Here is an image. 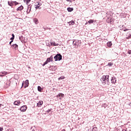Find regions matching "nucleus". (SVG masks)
Wrapping results in <instances>:
<instances>
[{
	"mask_svg": "<svg viewBox=\"0 0 131 131\" xmlns=\"http://www.w3.org/2000/svg\"><path fill=\"white\" fill-rule=\"evenodd\" d=\"M122 30H123V31H127V30H130L129 29H124V28H123L122 29Z\"/></svg>",
	"mask_w": 131,
	"mask_h": 131,
	"instance_id": "obj_27",
	"label": "nucleus"
},
{
	"mask_svg": "<svg viewBox=\"0 0 131 131\" xmlns=\"http://www.w3.org/2000/svg\"><path fill=\"white\" fill-rule=\"evenodd\" d=\"M75 41V40H74V41H73V45H74V42Z\"/></svg>",
	"mask_w": 131,
	"mask_h": 131,
	"instance_id": "obj_51",
	"label": "nucleus"
},
{
	"mask_svg": "<svg viewBox=\"0 0 131 131\" xmlns=\"http://www.w3.org/2000/svg\"><path fill=\"white\" fill-rule=\"evenodd\" d=\"M35 9H36V10H37V9H41V7H40V6H36Z\"/></svg>",
	"mask_w": 131,
	"mask_h": 131,
	"instance_id": "obj_28",
	"label": "nucleus"
},
{
	"mask_svg": "<svg viewBox=\"0 0 131 131\" xmlns=\"http://www.w3.org/2000/svg\"><path fill=\"white\" fill-rule=\"evenodd\" d=\"M111 81L112 83H114V84L116 83V78L115 77H112L111 79Z\"/></svg>",
	"mask_w": 131,
	"mask_h": 131,
	"instance_id": "obj_6",
	"label": "nucleus"
},
{
	"mask_svg": "<svg viewBox=\"0 0 131 131\" xmlns=\"http://www.w3.org/2000/svg\"><path fill=\"white\" fill-rule=\"evenodd\" d=\"M73 10H74L73 8L68 7L67 8L68 12H71L73 11Z\"/></svg>",
	"mask_w": 131,
	"mask_h": 131,
	"instance_id": "obj_17",
	"label": "nucleus"
},
{
	"mask_svg": "<svg viewBox=\"0 0 131 131\" xmlns=\"http://www.w3.org/2000/svg\"><path fill=\"white\" fill-rule=\"evenodd\" d=\"M69 25H74V24H75V23L74 22V21L72 20L69 22Z\"/></svg>",
	"mask_w": 131,
	"mask_h": 131,
	"instance_id": "obj_21",
	"label": "nucleus"
},
{
	"mask_svg": "<svg viewBox=\"0 0 131 131\" xmlns=\"http://www.w3.org/2000/svg\"><path fill=\"white\" fill-rule=\"evenodd\" d=\"M61 131H66V130H65V129H63L61 130Z\"/></svg>",
	"mask_w": 131,
	"mask_h": 131,
	"instance_id": "obj_53",
	"label": "nucleus"
},
{
	"mask_svg": "<svg viewBox=\"0 0 131 131\" xmlns=\"http://www.w3.org/2000/svg\"><path fill=\"white\" fill-rule=\"evenodd\" d=\"M100 80L104 84H109V75L103 76Z\"/></svg>",
	"mask_w": 131,
	"mask_h": 131,
	"instance_id": "obj_1",
	"label": "nucleus"
},
{
	"mask_svg": "<svg viewBox=\"0 0 131 131\" xmlns=\"http://www.w3.org/2000/svg\"><path fill=\"white\" fill-rule=\"evenodd\" d=\"M47 47H51V46L50 45H47Z\"/></svg>",
	"mask_w": 131,
	"mask_h": 131,
	"instance_id": "obj_52",
	"label": "nucleus"
},
{
	"mask_svg": "<svg viewBox=\"0 0 131 131\" xmlns=\"http://www.w3.org/2000/svg\"><path fill=\"white\" fill-rule=\"evenodd\" d=\"M88 23L89 24H92V23H94V19H90L88 21Z\"/></svg>",
	"mask_w": 131,
	"mask_h": 131,
	"instance_id": "obj_24",
	"label": "nucleus"
},
{
	"mask_svg": "<svg viewBox=\"0 0 131 131\" xmlns=\"http://www.w3.org/2000/svg\"><path fill=\"white\" fill-rule=\"evenodd\" d=\"M2 74H3V75H6V74H7V72H5V71H4V72H1Z\"/></svg>",
	"mask_w": 131,
	"mask_h": 131,
	"instance_id": "obj_29",
	"label": "nucleus"
},
{
	"mask_svg": "<svg viewBox=\"0 0 131 131\" xmlns=\"http://www.w3.org/2000/svg\"><path fill=\"white\" fill-rule=\"evenodd\" d=\"M54 58V57H53V55H51L50 57L47 58L46 61L43 62V64L42 65V66H46V65H47V64H48V63H50V62H53V59Z\"/></svg>",
	"mask_w": 131,
	"mask_h": 131,
	"instance_id": "obj_2",
	"label": "nucleus"
},
{
	"mask_svg": "<svg viewBox=\"0 0 131 131\" xmlns=\"http://www.w3.org/2000/svg\"><path fill=\"white\" fill-rule=\"evenodd\" d=\"M27 109V106L23 105L20 108V110L21 112H25Z\"/></svg>",
	"mask_w": 131,
	"mask_h": 131,
	"instance_id": "obj_4",
	"label": "nucleus"
},
{
	"mask_svg": "<svg viewBox=\"0 0 131 131\" xmlns=\"http://www.w3.org/2000/svg\"><path fill=\"white\" fill-rule=\"evenodd\" d=\"M60 97H61L62 98H64V95L62 93H60Z\"/></svg>",
	"mask_w": 131,
	"mask_h": 131,
	"instance_id": "obj_35",
	"label": "nucleus"
},
{
	"mask_svg": "<svg viewBox=\"0 0 131 131\" xmlns=\"http://www.w3.org/2000/svg\"><path fill=\"white\" fill-rule=\"evenodd\" d=\"M3 76H5V75H4V74H0V77H3Z\"/></svg>",
	"mask_w": 131,
	"mask_h": 131,
	"instance_id": "obj_40",
	"label": "nucleus"
},
{
	"mask_svg": "<svg viewBox=\"0 0 131 131\" xmlns=\"http://www.w3.org/2000/svg\"><path fill=\"white\" fill-rule=\"evenodd\" d=\"M12 42H13V41H10V42H9L10 46H11V45H12Z\"/></svg>",
	"mask_w": 131,
	"mask_h": 131,
	"instance_id": "obj_46",
	"label": "nucleus"
},
{
	"mask_svg": "<svg viewBox=\"0 0 131 131\" xmlns=\"http://www.w3.org/2000/svg\"><path fill=\"white\" fill-rule=\"evenodd\" d=\"M29 86V80H26L25 82V85L24 86V89L28 88Z\"/></svg>",
	"mask_w": 131,
	"mask_h": 131,
	"instance_id": "obj_5",
	"label": "nucleus"
},
{
	"mask_svg": "<svg viewBox=\"0 0 131 131\" xmlns=\"http://www.w3.org/2000/svg\"><path fill=\"white\" fill-rule=\"evenodd\" d=\"M126 39H129V38H131V32H128L127 34H126Z\"/></svg>",
	"mask_w": 131,
	"mask_h": 131,
	"instance_id": "obj_9",
	"label": "nucleus"
},
{
	"mask_svg": "<svg viewBox=\"0 0 131 131\" xmlns=\"http://www.w3.org/2000/svg\"><path fill=\"white\" fill-rule=\"evenodd\" d=\"M47 112L49 113H50V112H51V110H48V111H47Z\"/></svg>",
	"mask_w": 131,
	"mask_h": 131,
	"instance_id": "obj_47",
	"label": "nucleus"
},
{
	"mask_svg": "<svg viewBox=\"0 0 131 131\" xmlns=\"http://www.w3.org/2000/svg\"><path fill=\"white\" fill-rule=\"evenodd\" d=\"M33 21L35 23V24H38V19L36 18H35L34 19H33Z\"/></svg>",
	"mask_w": 131,
	"mask_h": 131,
	"instance_id": "obj_20",
	"label": "nucleus"
},
{
	"mask_svg": "<svg viewBox=\"0 0 131 131\" xmlns=\"http://www.w3.org/2000/svg\"><path fill=\"white\" fill-rule=\"evenodd\" d=\"M73 46H76V42L73 44Z\"/></svg>",
	"mask_w": 131,
	"mask_h": 131,
	"instance_id": "obj_49",
	"label": "nucleus"
},
{
	"mask_svg": "<svg viewBox=\"0 0 131 131\" xmlns=\"http://www.w3.org/2000/svg\"><path fill=\"white\" fill-rule=\"evenodd\" d=\"M42 28H43L44 30H46V29H49V28L46 27L45 26H43Z\"/></svg>",
	"mask_w": 131,
	"mask_h": 131,
	"instance_id": "obj_33",
	"label": "nucleus"
},
{
	"mask_svg": "<svg viewBox=\"0 0 131 131\" xmlns=\"http://www.w3.org/2000/svg\"><path fill=\"white\" fill-rule=\"evenodd\" d=\"M113 66V63H112V62H109L108 63V66H109V67H111Z\"/></svg>",
	"mask_w": 131,
	"mask_h": 131,
	"instance_id": "obj_26",
	"label": "nucleus"
},
{
	"mask_svg": "<svg viewBox=\"0 0 131 131\" xmlns=\"http://www.w3.org/2000/svg\"><path fill=\"white\" fill-rule=\"evenodd\" d=\"M11 47L12 48V49L18 50V45H17L16 43L13 44L12 46H11Z\"/></svg>",
	"mask_w": 131,
	"mask_h": 131,
	"instance_id": "obj_10",
	"label": "nucleus"
},
{
	"mask_svg": "<svg viewBox=\"0 0 131 131\" xmlns=\"http://www.w3.org/2000/svg\"><path fill=\"white\" fill-rule=\"evenodd\" d=\"M67 2H69L70 3H72V1L71 0H66Z\"/></svg>",
	"mask_w": 131,
	"mask_h": 131,
	"instance_id": "obj_41",
	"label": "nucleus"
},
{
	"mask_svg": "<svg viewBox=\"0 0 131 131\" xmlns=\"http://www.w3.org/2000/svg\"><path fill=\"white\" fill-rule=\"evenodd\" d=\"M102 108H104V109H106V107L108 108L109 106H108V105H107L106 103H103L101 105Z\"/></svg>",
	"mask_w": 131,
	"mask_h": 131,
	"instance_id": "obj_16",
	"label": "nucleus"
},
{
	"mask_svg": "<svg viewBox=\"0 0 131 131\" xmlns=\"http://www.w3.org/2000/svg\"><path fill=\"white\" fill-rule=\"evenodd\" d=\"M32 6L31 5H29L28 6V9L27 10V14H29L30 13V12H31V7Z\"/></svg>",
	"mask_w": 131,
	"mask_h": 131,
	"instance_id": "obj_8",
	"label": "nucleus"
},
{
	"mask_svg": "<svg viewBox=\"0 0 131 131\" xmlns=\"http://www.w3.org/2000/svg\"><path fill=\"white\" fill-rule=\"evenodd\" d=\"M52 67L51 70H52V71H56V70H57V67L52 66Z\"/></svg>",
	"mask_w": 131,
	"mask_h": 131,
	"instance_id": "obj_22",
	"label": "nucleus"
},
{
	"mask_svg": "<svg viewBox=\"0 0 131 131\" xmlns=\"http://www.w3.org/2000/svg\"><path fill=\"white\" fill-rule=\"evenodd\" d=\"M4 128L2 127H0V131H3Z\"/></svg>",
	"mask_w": 131,
	"mask_h": 131,
	"instance_id": "obj_39",
	"label": "nucleus"
},
{
	"mask_svg": "<svg viewBox=\"0 0 131 131\" xmlns=\"http://www.w3.org/2000/svg\"><path fill=\"white\" fill-rule=\"evenodd\" d=\"M37 90L38 92H42V90H43V89L41 88L40 86H38Z\"/></svg>",
	"mask_w": 131,
	"mask_h": 131,
	"instance_id": "obj_18",
	"label": "nucleus"
},
{
	"mask_svg": "<svg viewBox=\"0 0 131 131\" xmlns=\"http://www.w3.org/2000/svg\"><path fill=\"white\" fill-rule=\"evenodd\" d=\"M7 131H14V129H7Z\"/></svg>",
	"mask_w": 131,
	"mask_h": 131,
	"instance_id": "obj_37",
	"label": "nucleus"
},
{
	"mask_svg": "<svg viewBox=\"0 0 131 131\" xmlns=\"http://www.w3.org/2000/svg\"><path fill=\"white\" fill-rule=\"evenodd\" d=\"M31 1V0H24V3H26L27 5H28Z\"/></svg>",
	"mask_w": 131,
	"mask_h": 131,
	"instance_id": "obj_23",
	"label": "nucleus"
},
{
	"mask_svg": "<svg viewBox=\"0 0 131 131\" xmlns=\"http://www.w3.org/2000/svg\"><path fill=\"white\" fill-rule=\"evenodd\" d=\"M12 36L13 38H15V35H14V34H12Z\"/></svg>",
	"mask_w": 131,
	"mask_h": 131,
	"instance_id": "obj_45",
	"label": "nucleus"
},
{
	"mask_svg": "<svg viewBox=\"0 0 131 131\" xmlns=\"http://www.w3.org/2000/svg\"><path fill=\"white\" fill-rule=\"evenodd\" d=\"M14 105H16V106H19V105H20V101L19 100L14 101Z\"/></svg>",
	"mask_w": 131,
	"mask_h": 131,
	"instance_id": "obj_13",
	"label": "nucleus"
},
{
	"mask_svg": "<svg viewBox=\"0 0 131 131\" xmlns=\"http://www.w3.org/2000/svg\"><path fill=\"white\" fill-rule=\"evenodd\" d=\"M35 6L40 7L41 6V3L40 2H37L35 3Z\"/></svg>",
	"mask_w": 131,
	"mask_h": 131,
	"instance_id": "obj_19",
	"label": "nucleus"
},
{
	"mask_svg": "<svg viewBox=\"0 0 131 131\" xmlns=\"http://www.w3.org/2000/svg\"><path fill=\"white\" fill-rule=\"evenodd\" d=\"M58 97H61V95H60V93L59 94H58Z\"/></svg>",
	"mask_w": 131,
	"mask_h": 131,
	"instance_id": "obj_48",
	"label": "nucleus"
},
{
	"mask_svg": "<svg viewBox=\"0 0 131 131\" xmlns=\"http://www.w3.org/2000/svg\"><path fill=\"white\" fill-rule=\"evenodd\" d=\"M64 78H65V77H60L59 78H58V80H60L61 79H64Z\"/></svg>",
	"mask_w": 131,
	"mask_h": 131,
	"instance_id": "obj_30",
	"label": "nucleus"
},
{
	"mask_svg": "<svg viewBox=\"0 0 131 131\" xmlns=\"http://www.w3.org/2000/svg\"><path fill=\"white\" fill-rule=\"evenodd\" d=\"M19 39L20 40V41H23L25 40V37H23V36H20L19 37Z\"/></svg>",
	"mask_w": 131,
	"mask_h": 131,
	"instance_id": "obj_15",
	"label": "nucleus"
},
{
	"mask_svg": "<svg viewBox=\"0 0 131 131\" xmlns=\"http://www.w3.org/2000/svg\"><path fill=\"white\" fill-rule=\"evenodd\" d=\"M107 46L108 48H111L112 46V41H108L107 42Z\"/></svg>",
	"mask_w": 131,
	"mask_h": 131,
	"instance_id": "obj_12",
	"label": "nucleus"
},
{
	"mask_svg": "<svg viewBox=\"0 0 131 131\" xmlns=\"http://www.w3.org/2000/svg\"><path fill=\"white\" fill-rule=\"evenodd\" d=\"M43 104V101L40 100L37 103V107H41V106H42Z\"/></svg>",
	"mask_w": 131,
	"mask_h": 131,
	"instance_id": "obj_7",
	"label": "nucleus"
},
{
	"mask_svg": "<svg viewBox=\"0 0 131 131\" xmlns=\"http://www.w3.org/2000/svg\"><path fill=\"white\" fill-rule=\"evenodd\" d=\"M23 9H24V7H23V6L21 5L17 8L16 11H22Z\"/></svg>",
	"mask_w": 131,
	"mask_h": 131,
	"instance_id": "obj_11",
	"label": "nucleus"
},
{
	"mask_svg": "<svg viewBox=\"0 0 131 131\" xmlns=\"http://www.w3.org/2000/svg\"><path fill=\"white\" fill-rule=\"evenodd\" d=\"M128 105L131 107V102L128 103Z\"/></svg>",
	"mask_w": 131,
	"mask_h": 131,
	"instance_id": "obj_44",
	"label": "nucleus"
},
{
	"mask_svg": "<svg viewBox=\"0 0 131 131\" xmlns=\"http://www.w3.org/2000/svg\"><path fill=\"white\" fill-rule=\"evenodd\" d=\"M93 129L95 131H96V130H98V128L97 127H93Z\"/></svg>",
	"mask_w": 131,
	"mask_h": 131,
	"instance_id": "obj_32",
	"label": "nucleus"
},
{
	"mask_svg": "<svg viewBox=\"0 0 131 131\" xmlns=\"http://www.w3.org/2000/svg\"><path fill=\"white\" fill-rule=\"evenodd\" d=\"M54 59L55 62L57 61H61V60H62V55H61V54H60V53L57 54L54 57Z\"/></svg>",
	"mask_w": 131,
	"mask_h": 131,
	"instance_id": "obj_3",
	"label": "nucleus"
},
{
	"mask_svg": "<svg viewBox=\"0 0 131 131\" xmlns=\"http://www.w3.org/2000/svg\"><path fill=\"white\" fill-rule=\"evenodd\" d=\"M14 39H15V38L12 37L11 38H10V40H11V41H14Z\"/></svg>",
	"mask_w": 131,
	"mask_h": 131,
	"instance_id": "obj_34",
	"label": "nucleus"
},
{
	"mask_svg": "<svg viewBox=\"0 0 131 131\" xmlns=\"http://www.w3.org/2000/svg\"><path fill=\"white\" fill-rule=\"evenodd\" d=\"M50 43H51V46H53L54 47H55V46L56 45V42L55 41H53V42L51 41Z\"/></svg>",
	"mask_w": 131,
	"mask_h": 131,
	"instance_id": "obj_25",
	"label": "nucleus"
},
{
	"mask_svg": "<svg viewBox=\"0 0 131 131\" xmlns=\"http://www.w3.org/2000/svg\"><path fill=\"white\" fill-rule=\"evenodd\" d=\"M14 2H10V1H8V6H10V7H13V6H14Z\"/></svg>",
	"mask_w": 131,
	"mask_h": 131,
	"instance_id": "obj_14",
	"label": "nucleus"
},
{
	"mask_svg": "<svg viewBox=\"0 0 131 131\" xmlns=\"http://www.w3.org/2000/svg\"><path fill=\"white\" fill-rule=\"evenodd\" d=\"M79 43V40H77V41H76V43Z\"/></svg>",
	"mask_w": 131,
	"mask_h": 131,
	"instance_id": "obj_42",
	"label": "nucleus"
},
{
	"mask_svg": "<svg viewBox=\"0 0 131 131\" xmlns=\"http://www.w3.org/2000/svg\"><path fill=\"white\" fill-rule=\"evenodd\" d=\"M2 106H4V105L0 104V108L2 107Z\"/></svg>",
	"mask_w": 131,
	"mask_h": 131,
	"instance_id": "obj_50",
	"label": "nucleus"
},
{
	"mask_svg": "<svg viewBox=\"0 0 131 131\" xmlns=\"http://www.w3.org/2000/svg\"><path fill=\"white\" fill-rule=\"evenodd\" d=\"M25 83V81H23V82H22L21 88H23V86H24Z\"/></svg>",
	"mask_w": 131,
	"mask_h": 131,
	"instance_id": "obj_36",
	"label": "nucleus"
},
{
	"mask_svg": "<svg viewBox=\"0 0 131 131\" xmlns=\"http://www.w3.org/2000/svg\"><path fill=\"white\" fill-rule=\"evenodd\" d=\"M128 54H129V55H131V50L128 51Z\"/></svg>",
	"mask_w": 131,
	"mask_h": 131,
	"instance_id": "obj_38",
	"label": "nucleus"
},
{
	"mask_svg": "<svg viewBox=\"0 0 131 131\" xmlns=\"http://www.w3.org/2000/svg\"><path fill=\"white\" fill-rule=\"evenodd\" d=\"M57 46H59V44L55 43V45L54 46V47H57Z\"/></svg>",
	"mask_w": 131,
	"mask_h": 131,
	"instance_id": "obj_43",
	"label": "nucleus"
},
{
	"mask_svg": "<svg viewBox=\"0 0 131 131\" xmlns=\"http://www.w3.org/2000/svg\"><path fill=\"white\" fill-rule=\"evenodd\" d=\"M13 3H14L15 6H17V5H19V3H18V2L16 1L13 2Z\"/></svg>",
	"mask_w": 131,
	"mask_h": 131,
	"instance_id": "obj_31",
	"label": "nucleus"
}]
</instances>
